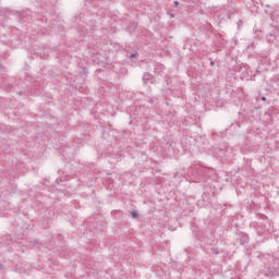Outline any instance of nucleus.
<instances>
[{
	"mask_svg": "<svg viewBox=\"0 0 279 279\" xmlns=\"http://www.w3.org/2000/svg\"><path fill=\"white\" fill-rule=\"evenodd\" d=\"M263 99V101H265L266 100V98L264 97V98H262Z\"/></svg>",
	"mask_w": 279,
	"mask_h": 279,
	"instance_id": "3",
	"label": "nucleus"
},
{
	"mask_svg": "<svg viewBox=\"0 0 279 279\" xmlns=\"http://www.w3.org/2000/svg\"><path fill=\"white\" fill-rule=\"evenodd\" d=\"M130 215L133 219H136L138 217V214L136 211H131Z\"/></svg>",
	"mask_w": 279,
	"mask_h": 279,
	"instance_id": "1",
	"label": "nucleus"
},
{
	"mask_svg": "<svg viewBox=\"0 0 279 279\" xmlns=\"http://www.w3.org/2000/svg\"><path fill=\"white\" fill-rule=\"evenodd\" d=\"M174 5H175V8H178V5H180V2L174 1Z\"/></svg>",
	"mask_w": 279,
	"mask_h": 279,
	"instance_id": "2",
	"label": "nucleus"
}]
</instances>
